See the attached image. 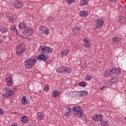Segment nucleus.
<instances>
[{"mask_svg": "<svg viewBox=\"0 0 126 126\" xmlns=\"http://www.w3.org/2000/svg\"><path fill=\"white\" fill-rule=\"evenodd\" d=\"M73 34L77 35V34H79L80 33V29L78 28L77 26H75L74 29L73 30Z\"/></svg>", "mask_w": 126, "mask_h": 126, "instance_id": "2eb2a0df", "label": "nucleus"}, {"mask_svg": "<svg viewBox=\"0 0 126 126\" xmlns=\"http://www.w3.org/2000/svg\"><path fill=\"white\" fill-rule=\"evenodd\" d=\"M113 41H114V42H115L116 43H119L120 41H121V38L118 37H114L113 38Z\"/></svg>", "mask_w": 126, "mask_h": 126, "instance_id": "cd10ccee", "label": "nucleus"}, {"mask_svg": "<svg viewBox=\"0 0 126 126\" xmlns=\"http://www.w3.org/2000/svg\"><path fill=\"white\" fill-rule=\"evenodd\" d=\"M72 110L73 112V116L76 118L80 117L82 118V115H83V111L80 106H73L72 108Z\"/></svg>", "mask_w": 126, "mask_h": 126, "instance_id": "7ed1b4c3", "label": "nucleus"}, {"mask_svg": "<svg viewBox=\"0 0 126 126\" xmlns=\"http://www.w3.org/2000/svg\"><path fill=\"white\" fill-rule=\"evenodd\" d=\"M31 31H32V29L27 28L24 30L23 33L24 35L30 36V35H31Z\"/></svg>", "mask_w": 126, "mask_h": 126, "instance_id": "f8f14e48", "label": "nucleus"}, {"mask_svg": "<svg viewBox=\"0 0 126 126\" xmlns=\"http://www.w3.org/2000/svg\"><path fill=\"white\" fill-rule=\"evenodd\" d=\"M16 89H17V87L14 86L13 88V90H16Z\"/></svg>", "mask_w": 126, "mask_h": 126, "instance_id": "49530a36", "label": "nucleus"}, {"mask_svg": "<svg viewBox=\"0 0 126 126\" xmlns=\"http://www.w3.org/2000/svg\"><path fill=\"white\" fill-rule=\"evenodd\" d=\"M8 31V30L6 28H1L0 29V32H1V33H6Z\"/></svg>", "mask_w": 126, "mask_h": 126, "instance_id": "a878e982", "label": "nucleus"}, {"mask_svg": "<svg viewBox=\"0 0 126 126\" xmlns=\"http://www.w3.org/2000/svg\"><path fill=\"white\" fill-rule=\"evenodd\" d=\"M36 119L42 121V120H44V117L43 116V114L41 112H39L37 114V115L36 116Z\"/></svg>", "mask_w": 126, "mask_h": 126, "instance_id": "aec40b11", "label": "nucleus"}, {"mask_svg": "<svg viewBox=\"0 0 126 126\" xmlns=\"http://www.w3.org/2000/svg\"><path fill=\"white\" fill-rule=\"evenodd\" d=\"M78 94H80L79 91H73L72 94L74 95V96H77Z\"/></svg>", "mask_w": 126, "mask_h": 126, "instance_id": "72a5a7b5", "label": "nucleus"}, {"mask_svg": "<svg viewBox=\"0 0 126 126\" xmlns=\"http://www.w3.org/2000/svg\"><path fill=\"white\" fill-rule=\"evenodd\" d=\"M103 120V116L101 114H95L93 117V121L94 122H99Z\"/></svg>", "mask_w": 126, "mask_h": 126, "instance_id": "6e6552de", "label": "nucleus"}, {"mask_svg": "<svg viewBox=\"0 0 126 126\" xmlns=\"http://www.w3.org/2000/svg\"><path fill=\"white\" fill-rule=\"evenodd\" d=\"M31 126H36V125H32Z\"/></svg>", "mask_w": 126, "mask_h": 126, "instance_id": "603ef678", "label": "nucleus"}, {"mask_svg": "<svg viewBox=\"0 0 126 126\" xmlns=\"http://www.w3.org/2000/svg\"><path fill=\"white\" fill-rule=\"evenodd\" d=\"M104 26V20L102 19H98L96 20V24L95 26L96 29H99V28Z\"/></svg>", "mask_w": 126, "mask_h": 126, "instance_id": "0eeeda50", "label": "nucleus"}, {"mask_svg": "<svg viewBox=\"0 0 126 126\" xmlns=\"http://www.w3.org/2000/svg\"><path fill=\"white\" fill-rule=\"evenodd\" d=\"M79 86H82V87H85L86 86L87 84L85 82H80L79 84Z\"/></svg>", "mask_w": 126, "mask_h": 126, "instance_id": "c756f323", "label": "nucleus"}, {"mask_svg": "<svg viewBox=\"0 0 126 126\" xmlns=\"http://www.w3.org/2000/svg\"><path fill=\"white\" fill-rule=\"evenodd\" d=\"M27 25L25 23V22L20 23L19 24V29H22L23 28H25Z\"/></svg>", "mask_w": 126, "mask_h": 126, "instance_id": "5701e85b", "label": "nucleus"}, {"mask_svg": "<svg viewBox=\"0 0 126 126\" xmlns=\"http://www.w3.org/2000/svg\"><path fill=\"white\" fill-rule=\"evenodd\" d=\"M81 118H82L83 120L84 121V122H88V121H89L86 117H82V115Z\"/></svg>", "mask_w": 126, "mask_h": 126, "instance_id": "4c0bfd02", "label": "nucleus"}, {"mask_svg": "<svg viewBox=\"0 0 126 126\" xmlns=\"http://www.w3.org/2000/svg\"><path fill=\"white\" fill-rule=\"evenodd\" d=\"M60 91L55 90L52 92V97H53L54 98H56V97H58L59 95H60Z\"/></svg>", "mask_w": 126, "mask_h": 126, "instance_id": "a211bd4d", "label": "nucleus"}, {"mask_svg": "<svg viewBox=\"0 0 126 126\" xmlns=\"http://www.w3.org/2000/svg\"><path fill=\"white\" fill-rule=\"evenodd\" d=\"M118 20L120 23H122V24H124L126 22V18H125V17L123 16H119L118 18Z\"/></svg>", "mask_w": 126, "mask_h": 126, "instance_id": "4468645a", "label": "nucleus"}, {"mask_svg": "<svg viewBox=\"0 0 126 126\" xmlns=\"http://www.w3.org/2000/svg\"><path fill=\"white\" fill-rule=\"evenodd\" d=\"M14 126H17V124H14Z\"/></svg>", "mask_w": 126, "mask_h": 126, "instance_id": "8fccbe9b", "label": "nucleus"}, {"mask_svg": "<svg viewBox=\"0 0 126 126\" xmlns=\"http://www.w3.org/2000/svg\"><path fill=\"white\" fill-rule=\"evenodd\" d=\"M110 2H116L118 1V0H109Z\"/></svg>", "mask_w": 126, "mask_h": 126, "instance_id": "a19ab883", "label": "nucleus"}, {"mask_svg": "<svg viewBox=\"0 0 126 126\" xmlns=\"http://www.w3.org/2000/svg\"><path fill=\"white\" fill-rule=\"evenodd\" d=\"M65 70V67H60L57 69V72H64Z\"/></svg>", "mask_w": 126, "mask_h": 126, "instance_id": "4be33fe9", "label": "nucleus"}, {"mask_svg": "<svg viewBox=\"0 0 126 126\" xmlns=\"http://www.w3.org/2000/svg\"><path fill=\"white\" fill-rule=\"evenodd\" d=\"M10 89L8 87L5 88V90L7 93H5V94H3V97H4V98H7L14 94V91L10 90Z\"/></svg>", "mask_w": 126, "mask_h": 126, "instance_id": "423d86ee", "label": "nucleus"}, {"mask_svg": "<svg viewBox=\"0 0 126 126\" xmlns=\"http://www.w3.org/2000/svg\"><path fill=\"white\" fill-rule=\"evenodd\" d=\"M14 31H15V32H16L17 34H18V31L17 30V29H16V30H14Z\"/></svg>", "mask_w": 126, "mask_h": 126, "instance_id": "a18cd8bd", "label": "nucleus"}, {"mask_svg": "<svg viewBox=\"0 0 126 126\" xmlns=\"http://www.w3.org/2000/svg\"><path fill=\"white\" fill-rule=\"evenodd\" d=\"M85 79H86V80H90V79H92V76L90 75H87L85 77Z\"/></svg>", "mask_w": 126, "mask_h": 126, "instance_id": "2f4dec72", "label": "nucleus"}, {"mask_svg": "<svg viewBox=\"0 0 126 126\" xmlns=\"http://www.w3.org/2000/svg\"><path fill=\"white\" fill-rule=\"evenodd\" d=\"M49 85H46L45 86H44V91H48V90H49Z\"/></svg>", "mask_w": 126, "mask_h": 126, "instance_id": "e433bc0d", "label": "nucleus"}, {"mask_svg": "<svg viewBox=\"0 0 126 126\" xmlns=\"http://www.w3.org/2000/svg\"><path fill=\"white\" fill-rule=\"evenodd\" d=\"M39 32L41 34H45L46 35H48L49 33H50V31L48 28L43 27L39 29Z\"/></svg>", "mask_w": 126, "mask_h": 126, "instance_id": "1a4fd4ad", "label": "nucleus"}, {"mask_svg": "<svg viewBox=\"0 0 126 126\" xmlns=\"http://www.w3.org/2000/svg\"><path fill=\"white\" fill-rule=\"evenodd\" d=\"M3 41L2 39H0V44H1L2 43Z\"/></svg>", "mask_w": 126, "mask_h": 126, "instance_id": "09e8293b", "label": "nucleus"}, {"mask_svg": "<svg viewBox=\"0 0 126 126\" xmlns=\"http://www.w3.org/2000/svg\"><path fill=\"white\" fill-rule=\"evenodd\" d=\"M19 0H11L10 1V3L11 4H12V5H13V6H14V7H16V5H17V3L19 2Z\"/></svg>", "mask_w": 126, "mask_h": 126, "instance_id": "412c9836", "label": "nucleus"}, {"mask_svg": "<svg viewBox=\"0 0 126 126\" xmlns=\"http://www.w3.org/2000/svg\"><path fill=\"white\" fill-rule=\"evenodd\" d=\"M80 5H87L88 4V0H83L80 2Z\"/></svg>", "mask_w": 126, "mask_h": 126, "instance_id": "393cba45", "label": "nucleus"}, {"mask_svg": "<svg viewBox=\"0 0 126 126\" xmlns=\"http://www.w3.org/2000/svg\"><path fill=\"white\" fill-rule=\"evenodd\" d=\"M106 87L105 86H103V87L101 88L100 89L101 90H103V89H104V88H105Z\"/></svg>", "mask_w": 126, "mask_h": 126, "instance_id": "de8ad7c7", "label": "nucleus"}, {"mask_svg": "<svg viewBox=\"0 0 126 126\" xmlns=\"http://www.w3.org/2000/svg\"><path fill=\"white\" fill-rule=\"evenodd\" d=\"M54 19V18L52 17L51 16H49L47 18V21L49 22H52Z\"/></svg>", "mask_w": 126, "mask_h": 126, "instance_id": "f704fd0d", "label": "nucleus"}, {"mask_svg": "<svg viewBox=\"0 0 126 126\" xmlns=\"http://www.w3.org/2000/svg\"><path fill=\"white\" fill-rule=\"evenodd\" d=\"M28 40H31V38H28Z\"/></svg>", "mask_w": 126, "mask_h": 126, "instance_id": "3c124183", "label": "nucleus"}, {"mask_svg": "<svg viewBox=\"0 0 126 126\" xmlns=\"http://www.w3.org/2000/svg\"><path fill=\"white\" fill-rule=\"evenodd\" d=\"M101 124L102 126H106L108 122L106 121H101Z\"/></svg>", "mask_w": 126, "mask_h": 126, "instance_id": "c9c22d12", "label": "nucleus"}, {"mask_svg": "<svg viewBox=\"0 0 126 126\" xmlns=\"http://www.w3.org/2000/svg\"><path fill=\"white\" fill-rule=\"evenodd\" d=\"M79 15L83 16V17H87L88 16V11H82L79 12Z\"/></svg>", "mask_w": 126, "mask_h": 126, "instance_id": "dca6fc26", "label": "nucleus"}, {"mask_svg": "<svg viewBox=\"0 0 126 126\" xmlns=\"http://www.w3.org/2000/svg\"><path fill=\"white\" fill-rule=\"evenodd\" d=\"M66 114H67L66 116L68 117V115H69V114H70V113H71V109H70V108H69V107H68L66 110Z\"/></svg>", "mask_w": 126, "mask_h": 126, "instance_id": "7c9ffc66", "label": "nucleus"}, {"mask_svg": "<svg viewBox=\"0 0 126 126\" xmlns=\"http://www.w3.org/2000/svg\"><path fill=\"white\" fill-rule=\"evenodd\" d=\"M3 114V111L1 109H0V115H2Z\"/></svg>", "mask_w": 126, "mask_h": 126, "instance_id": "c03bdc74", "label": "nucleus"}, {"mask_svg": "<svg viewBox=\"0 0 126 126\" xmlns=\"http://www.w3.org/2000/svg\"><path fill=\"white\" fill-rule=\"evenodd\" d=\"M54 51L53 48L48 47L46 46H41L39 49V52L40 53L37 59L40 61H43L44 62H47V60L49 59V56H48V54L49 53H52Z\"/></svg>", "mask_w": 126, "mask_h": 126, "instance_id": "f257e3e1", "label": "nucleus"}, {"mask_svg": "<svg viewBox=\"0 0 126 126\" xmlns=\"http://www.w3.org/2000/svg\"><path fill=\"white\" fill-rule=\"evenodd\" d=\"M6 82L8 83L6 84L7 86H11L12 85V77L8 76L7 78H6Z\"/></svg>", "mask_w": 126, "mask_h": 126, "instance_id": "9b49d317", "label": "nucleus"}, {"mask_svg": "<svg viewBox=\"0 0 126 126\" xmlns=\"http://www.w3.org/2000/svg\"><path fill=\"white\" fill-rule=\"evenodd\" d=\"M64 72H66L67 73H70V72H71V70L70 69V68L65 67Z\"/></svg>", "mask_w": 126, "mask_h": 126, "instance_id": "473e14b6", "label": "nucleus"}, {"mask_svg": "<svg viewBox=\"0 0 126 126\" xmlns=\"http://www.w3.org/2000/svg\"><path fill=\"white\" fill-rule=\"evenodd\" d=\"M9 21H10V22H12V23H13V22H14L15 21L13 19V17H11L9 19Z\"/></svg>", "mask_w": 126, "mask_h": 126, "instance_id": "ea45409f", "label": "nucleus"}, {"mask_svg": "<svg viewBox=\"0 0 126 126\" xmlns=\"http://www.w3.org/2000/svg\"><path fill=\"white\" fill-rule=\"evenodd\" d=\"M79 93L80 94H78V96H81L82 97H85V96L88 94V92H87L86 91H79Z\"/></svg>", "mask_w": 126, "mask_h": 126, "instance_id": "f3484780", "label": "nucleus"}, {"mask_svg": "<svg viewBox=\"0 0 126 126\" xmlns=\"http://www.w3.org/2000/svg\"><path fill=\"white\" fill-rule=\"evenodd\" d=\"M83 46L84 47H86V48H89L90 46H91V44L90 43H89V41H88V38H85L84 40V43Z\"/></svg>", "mask_w": 126, "mask_h": 126, "instance_id": "ddd939ff", "label": "nucleus"}, {"mask_svg": "<svg viewBox=\"0 0 126 126\" xmlns=\"http://www.w3.org/2000/svg\"><path fill=\"white\" fill-rule=\"evenodd\" d=\"M22 5H23L22 2L19 1V2H18V3L15 7L16 8H18V9L21 8Z\"/></svg>", "mask_w": 126, "mask_h": 126, "instance_id": "bb28decb", "label": "nucleus"}, {"mask_svg": "<svg viewBox=\"0 0 126 126\" xmlns=\"http://www.w3.org/2000/svg\"><path fill=\"white\" fill-rule=\"evenodd\" d=\"M26 51V48L24 47V44L20 43L17 45L16 55H21Z\"/></svg>", "mask_w": 126, "mask_h": 126, "instance_id": "39448f33", "label": "nucleus"}, {"mask_svg": "<svg viewBox=\"0 0 126 126\" xmlns=\"http://www.w3.org/2000/svg\"><path fill=\"white\" fill-rule=\"evenodd\" d=\"M16 30V27H15V25H14L13 26V28H12V30H13V31H15Z\"/></svg>", "mask_w": 126, "mask_h": 126, "instance_id": "37998d69", "label": "nucleus"}, {"mask_svg": "<svg viewBox=\"0 0 126 126\" xmlns=\"http://www.w3.org/2000/svg\"><path fill=\"white\" fill-rule=\"evenodd\" d=\"M108 77H110V81L111 83H116V82H118L119 81V79L117 76H114V75H112L111 76H108Z\"/></svg>", "mask_w": 126, "mask_h": 126, "instance_id": "9d476101", "label": "nucleus"}, {"mask_svg": "<svg viewBox=\"0 0 126 126\" xmlns=\"http://www.w3.org/2000/svg\"><path fill=\"white\" fill-rule=\"evenodd\" d=\"M21 121L24 124H26L28 122V117L27 116H23L22 118Z\"/></svg>", "mask_w": 126, "mask_h": 126, "instance_id": "b1692460", "label": "nucleus"}, {"mask_svg": "<svg viewBox=\"0 0 126 126\" xmlns=\"http://www.w3.org/2000/svg\"><path fill=\"white\" fill-rule=\"evenodd\" d=\"M122 71L119 68H113L112 70L108 69L106 70L104 73H103V75L104 76H106V77H109L111 76L112 74L114 75L115 74H120Z\"/></svg>", "mask_w": 126, "mask_h": 126, "instance_id": "f03ea898", "label": "nucleus"}, {"mask_svg": "<svg viewBox=\"0 0 126 126\" xmlns=\"http://www.w3.org/2000/svg\"><path fill=\"white\" fill-rule=\"evenodd\" d=\"M68 54V50L67 49H64L61 55H63V56H66Z\"/></svg>", "mask_w": 126, "mask_h": 126, "instance_id": "c85d7f7f", "label": "nucleus"}, {"mask_svg": "<svg viewBox=\"0 0 126 126\" xmlns=\"http://www.w3.org/2000/svg\"><path fill=\"white\" fill-rule=\"evenodd\" d=\"M123 10H124L125 13L126 14V4L124 6Z\"/></svg>", "mask_w": 126, "mask_h": 126, "instance_id": "79ce46f5", "label": "nucleus"}, {"mask_svg": "<svg viewBox=\"0 0 126 126\" xmlns=\"http://www.w3.org/2000/svg\"><path fill=\"white\" fill-rule=\"evenodd\" d=\"M25 67L28 69H30V68H32V66H33L35 63H36V59H28V60H26L25 61Z\"/></svg>", "mask_w": 126, "mask_h": 126, "instance_id": "20e7f679", "label": "nucleus"}, {"mask_svg": "<svg viewBox=\"0 0 126 126\" xmlns=\"http://www.w3.org/2000/svg\"><path fill=\"white\" fill-rule=\"evenodd\" d=\"M21 102L22 104L25 106L27 104V100H26V96L25 95L23 96Z\"/></svg>", "mask_w": 126, "mask_h": 126, "instance_id": "6ab92c4d", "label": "nucleus"}, {"mask_svg": "<svg viewBox=\"0 0 126 126\" xmlns=\"http://www.w3.org/2000/svg\"><path fill=\"white\" fill-rule=\"evenodd\" d=\"M75 0H66V1L68 3H73Z\"/></svg>", "mask_w": 126, "mask_h": 126, "instance_id": "58836bf2", "label": "nucleus"}]
</instances>
